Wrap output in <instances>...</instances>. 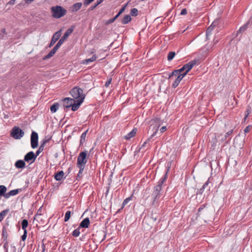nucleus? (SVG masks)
<instances>
[{"instance_id": "1", "label": "nucleus", "mask_w": 252, "mask_h": 252, "mask_svg": "<svg viewBox=\"0 0 252 252\" xmlns=\"http://www.w3.org/2000/svg\"><path fill=\"white\" fill-rule=\"evenodd\" d=\"M151 127H153V128H155V131L153 133V134L151 135L150 137L148 138L146 141L143 144L142 147H144L150 141L151 139L154 136H155L158 130L159 126L162 124V121L160 118L158 117L155 118L154 119L151 120Z\"/></svg>"}, {"instance_id": "2", "label": "nucleus", "mask_w": 252, "mask_h": 252, "mask_svg": "<svg viewBox=\"0 0 252 252\" xmlns=\"http://www.w3.org/2000/svg\"><path fill=\"white\" fill-rule=\"evenodd\" d=\"M66 12L65 8L60 5L52 6L51 8L52 16L55 18H61L66 14Z\"/></svg>"}, {"instance_id": "3", "label": "nucleus", "mask_w": 252, "mask_h": 252, "mask_svg": "<svg viewBox=\"0 0 252 252\" xmlns=\"http://www.w3.org/2000/svg\"><path fill=\"white\" fill-rule=\"evenodd\" d=\"M70 94L74 99L79 100L83 97H85V95L83 94V90L77 87H74L70 91Z\"/></svg>"}, {"instance_id": "4", "label": "nucleus", "mask_w": 252, "mask_h": 252, "mask_svg": "<svg viewBox=\"0 0 252 252\" xmlns=\"http://www.w3.org/2000/svg\"><path fill=\"white\" fill-rule=\"evenodd\" d=\"M87 155V152L84 151L81 152L77 158V166H81L85 167V164L87 163V160L86 159Z\"/></svg>"}, {"instance_id": "5", "label": "nucleus", "mask_w": 252, "mask_h": 252, "mask_svg": "<svg viewBox=\"0 0 252 252\" xmlns=\"http://www.w3.org/2000/svg\"><path fill=\"white\" fill-rule=\"evenodd\" d=\"M162 190L161 187L159 185L156 186L154 188V190L152 194V197L153 198V204H154L155 202L157 199H158L161 196V191Z\"/></svg>"}, {"instance_id": "6", "label": "nucleus", "mask_w": 252, "mask_h": 252, "mask_svg": "<svg viewBox=\"0 0 252 252\" xmlns=\"http://www.w3.org/2000/svg\"><path fill=\"white\" fill-rule=\"evenodd\" d=\"M74 30V27H72L69 29H68L64 33L63 35L61 37V38L59 40L57 44L56 45L59 48L63 43V42L68 38L69 35L73 32Z\"/></svg>"}, {"instance_id": "7", "label": "nucleus", "mask_w": 252, "mask_h": 252, "mask_svg": "<svg viewBox=\"0 0 252 252\" xmlns=\"http://www.w3.org/2000/svg\"><path fill=\"white\" fill-rule=\"evenodd\" d=\"M250 23V21H248L245 23L243 26L240 27L238 31H237V32L235 34H233V38L239 37V40H240L242 34L243 32H244L247 29H248V26Z\"/></svg>"}, {"instance_id": "8", "label": "nucleus", "mask_w": 252, "mask_h": 252, "mask_svg": "<svg viewBox=\"0 0 252 252\" xmlns=\"http://www.w3.org/2000/svg\"><path fill=\"white\" fill-rule=\"evenodd\" d=\"M38 136L37 132L32 131L31 136V147L34 149L38 146Z\"/></svg>"}, {"instance_id": "9", "label": "nucleus", "mask_w": 252, "mask_h": 252, "mask_svg": "<svg viewBox=\"0 0 252 252\" xmlns=\"http://www.w3.org/2000/svg\"><path fill=\"white\" fill-rule=\"evenodd\" d=\"M36 155L32 151L28 152L24 157V160L30 164L33 163L36 158Z\"/></svg>"}, {"instance_id": "10", "label": "nucleus", "mask_w": 252, "mask_h": 252, "mask_svg": "<svg viewBox=\"0 0 252 252\" xmlns=\"http://www.w3.org/2000/svg\"><path fill=\"white\" fill-rule=\"evenodd\" d=\"M233 130L231 129L226 132L224 135H222L221 134L218 136V138H220V141L223 142L225 141V143L227 144L228 142L231 139V134H232Z\"/></svg>"}, {"instance_id": "11", "label": "nucleus", "mask_w": 252, "mask_h": 252, "mask_svg": "<svg viewBox=\"0 0 252 252\" xmlns=\"http://www.w3.org/2000/svg\"><path fill=\"white\" fill-rule=\"evenodd\" d=\"M197 62V60H194L184 64L183 65V68L185 69V71L183 73L186 75L191 70L193 66L196 64Z\"/></svg>"}, {"instance_id": "12", "label": "nucleus", "mask_w": 252, "mask_h": 252, "mask_svg": "<svg viewBox=\"0 0 252 252\" xmlns=\"http://www.w3.org/2000/svg\"><path fill=\"white\" fill-rule=\"evenodd\" d=\"M244 144V139L240 137V136H237L234 139V146L239 149H242Z\"/></svg>"}, {"instance_id": "13", "label": "nucleus", "mask_w": 252, "mask_h": 252, "mask_svg": "<svg viewBox=\"0 0 252 252\" xmlns=\"http://www.w3.org/2000/svg\"><path fill=\"white\" fill-rule=\"evenodd\" d=\"M75 100L70 97H66L63 99V107L66 108H69L72 105Z\"/></svg>"}, {"instance_id": "14", "label": "nucleus", "mask_w": 252, "mask_h": 252, "mask_svg": "<svg viewBox=\"0 0 252 252\" xmlns=\"http://www.w3.org/2000/svg\"><path fill=\"white\" fill-rule=\"evenodd\" d=\"M61 35V31L57 32L52 36L50 43L49 45V47H52L59 39Z\"/></svg>"}, {"instance_id": "15", "label": "nucleus", "mask_w": 252, "mask_h": 252, "mask_svg": "<svg viewBox=\"0 0 252 252\" xmlns=\"http://www.w3.org/2000/svg\"><path fill=\"white\" fill-rule=\"evenodd\" d=\"M185 75H186L183 73L181 74H179L176 76V78H175V81L172 84L173 88H176L178 86L182 79L185 76Z\"/></svg>"}, {"instance_id": "16", "label": "nucleus", "mask_w": 252, "mask_h": 252, "mask_svg": "<svg viewBox=\"0 0 252 252\" xmlns=\"http://www.w3.org/2000/svg\"><path fill=\"white\" fill-rule=\"evenodd\" d=\"M84 99V97L81 98L79 100H76L75 102H73L72 105L71 106L72 111H76L80 106L81 104L83 102Z\"/></svg>"}, {"instance_id": "17", "label": "nucleus", "mask_w": 252, "mask_h": 252, "mask_svg": "<svg viewBox=\"0 0 252 252\" xmlns=\"http://www.w3.org/2000/svg\"><path fill=\"white\" fill-rule=\"evenodd\" d=\"M210 178H208V180L205 183V184L203 185L202 187L198 190L197 193L202 194L205 189H207L208 190H210V187H208L209 184L210 183Z\"/></svg>"}, {"instance_id": "18", "label": "nucleus", "mask_w": 252, "mask_h": 252, "mask_svg": "<svg viewBox=\"0 0 252 252\" xmlns=\"http://www.w3.org/2000/svg\"><path fill=\"white\" fill-rule=\"evenodd\" d=\"M184 71H185V69L183 68V66L179 69L174 70L169 74L168 79H173L174 76H177L179 74H181V72Z\"/></svg>"}, {"instance_id": "19", "label": "nucleus", "mask_w": 252, "mask_h": 252, "mask_svg": "<svg viewBox=\"0 0 252 252\" xmlns=\"http://www.w3.org/2000/svg\"><path fill=\"white\" fill-rule=\"evenodd\" d=\"M59 48V47L55 45V46L50 51V52L47 55L44 57L43 60H46L53 57Z\"/></svg>"}, {"instance_id": "20", "label": "nucleus", "mask_w": 252, "mask_h": 252, "mask_svg": "<svg viewBox=\"0 0 252 252\" xmlns=\"http://www.w3.org/2000/svg\"><path fill=\"white\" fill-rule=\"evenodd\" d=\"M82 5V3L81 2H77L74 3L71 7L70 11L72 12H75L78 11Z\"/></svg>"}, {"instance_id": "21", "label": "nucleus", "mask_w": 252, "mask_h": 252, "mask_svg": "<svg viewBox=\"0 0 252 252\" xmlns=\"http://www.w3.org/2000/svg\"><path fill=\"white\" fill-rule=\"evenodd\" d=\"M90 224V220L88 218L84 219L80 223L79 227L88 228Z\"/></svg>"}, {"instance_id": "22", "label": "nucleus", "mask_w": 252, "mask_h": 252, "mask_svg": "<svg viewBox=\"0 0 252 252\" xmlns=\"http://www.w3.org/2000/svg\"><path fill=\"white\" fill-rule=\"evenodd\" d=\"M96 59V56L95 55H94L91 58L87 59L86 60H83L82 62V63L84 64H88L91 62H93L94 61H95Z\"/></svg>"}, {"instance_id": "23", "label": "nucleus", "mask_w": 252, "mask_h": 252, "mask_svg": "<svg viewBox=\"0 0 252 252\" xmlns=\"http://www.w3.org/2000/svg\"><path fill=\"white\" fill-rule=\"evenodd\" d=\"M137 131L136 128H133L130 132L125 136V138L126 140L130 139L131 138L134 136Z\"/></svg>"}, {"instance_id": "24", "label": "nucleus", "mask_w": 252, "mask_h": 252, "mask_svg": "<svg viewBox=\"0 0 252 252\" xmlns=\"http://www.w3.org/2000/svg\"><path fill=\"white\" fill-rule=\"evenodd\" d=\"M63 175L64 172L63 171H60L55 174L54 177L57 181H59L63 178Z\"/></svg>"}, {"instance_id": "25", "label": "nucleus", "mask_w": 252, "mask_h": 252, "mask_svg": "<svg viewBox=\"0 0 252 252\" xmlns=\"http://www.w3.org/2000/svg\"><path fill=\"white\" fill-rule=\"evenodd\" d=\"M24 132L22 129L17 126V139H20L24 136Z\"/></svg>"}, {"instance_id": "26", "label": "nucleus", "mask_w": 252, "mask_h": 252, "mask_svg": "<svg viewBox=\"0 0 252 252\" xmlns=\"http://www.w3.org/2000/svg\"><path fill=\"white\" fill-rule=\"evenodd\" d=\"M131 20V18L129 15H126L122 20V23L124 25L128 23Z\"/></svg>"}, {"instance_id": "27", "label": "nucleus", "mask_w": 252, "mask_h": 252, "mask_svg": "<svg viewBox=\"0 0 252 252\" xmlns=\"http://www.w3.org/2000/svg\"><path fill=\"white\" fill-rule=\"evenodd\" d=\"M88 131V129H87L85 132H84L81 135L80 140V146L82 145L83 144V143L85 142V138H86V135H87Z\"/></svg>"}, {"instance_id": "28", "label": "nucleus", "mask_w": 252, "mask_h": 252, "mask_svg": "<svg viewBox=\"0 0 252 252\" xmlns=\"http://www.w3.org/2000/svg\"><path fill=\"white\" fill-rule=\"evenodd\" d=\"M25 161L24 160H17V168H22L25 166Z\"/></svg>"}, {"instance_id": "29", "label": "nucleus", "mask_w": 252, "mask_h": 252, "mask_svg": "<svg viewBox=\"0 0 252 252\" xmlns=\"http://www.w3.org/2000/svg\"><path fill=\"white\" fill-rule=\"evenodd\" d=\"M22 228L24 231L27 230V228L28 226V221L26 219H24L21 223Z\"/></svg>"}, {"instance_id": "30", "label": "nucleus", "mask_w": 252, "mask_h": 252, "mask_svg": "<svg viewBox=\"0 0 252 252\" xmlns=\"http://www.w3.org/2000/svg\"><path fill=\"white\" fill-rule=\"evenodd\" d=\"M59 105L58 103H54L50 107V110L52 113H55L59 108Z\"/></svg>"}, {"instance_id": "31", "label": "nucleus", "mask_w": 252, "mask_h": 252, "mask_svg": "<svg viewBox=\"0 0 252 252\" xmlns=\"http://www.w3.org/2000/svg\"><path fill=\"white\" fill-rule=\"evenodd\" d=\"M15 195H16V189H13V190L10 191L8 193H5V195H4V197L5 198H8L10 196H14Z\"/></svg>"}, {"instance_id": "32", "label": "nucleus", "mask_w": 252, "mask_h": 252, "mask_svg": "<svg viewBox=\"0 0 252 252\" xmlns=\"http://www.w3.org/2000/svg\"><path fill=\"white\" fill-rule=\"evenodd\" d=\"M6 191V188L3 185L0 186V196L5 195V192Z\"/></svg>"}, {"instance_id": "33", "label": "nucleus", "mask_w": 252, "mask_h": 252, "mask_svg": "<svg viewBox=\"0 0 252 252\" xmlns=\"http://www.w3.org/2000/svg\"><path fill=\"white\" fill-rule=\"evenodd\" d=\"M176 53L175 52H170L167 55V60L169 61H171L175 57Z\"/></svg>"}, {"instance_id": "34", "label": "nucleus", "mask_w": 252, "mask_h": 252, "mask_svg": "<svg viewBox=\"0 0 252 252\" xmlns=\"http://www.w3.org/2000/svg\"><path fill=\"white\" fill-rule=\"evenodd\" d=\"M138 14V10H137V8H133L131 9L130 15L132 16L135 17V16H137Z\"/></svg>"}, {"instance_id": "35", "label": "nucleus", "mask_w": 252, "mask_h": 252, "mask_svg": "<svg viewBox=\"0 0 252 252\" xmlns=\"http://www.w3.org/2000/svg\"><path fill=\"white\" fill-rule=\"evenodd\" d=\"M133 197V195H131L130 196L125 199L122 204V208H123L126 205L131 199Z\"/></svg>"}, {"instance_id": "36", "label": "nucleus", "mask_w": 252, "mask_h": 252, "mask_svg": "<svg viewBox=\"0 0 252 252\" xmlns=\"http://www.w3.org/2000/svg\"><path fill=\"white\" fill-rule=\"evenodd\" d=\"M80 227H78V228H77V229H75L73 232H72V236H73L74 237H78L79 236L80 234Z\"/></svg>"}, {"instance_id": "37", "label": "nucleus", "mask_w": 252, "mask_h": 252, "mask_svg": "<svg viewBox=\"0 0 252 252\" xmlns=\"http://www.w3.org/2000/svg\"><path fill=\"white\" fill-rule=\"evenodd\" d=\"M213 29H213V27L210 26L207 28L206 32L207 39H208V36L211 34V32Z\"/></svg>"}, {"instance_id": "38", "label": "nucleus", "mask_w": 252, "mask_h": 252, "mask_svg": "<svg viewBox=\"0 0 252 252\" xmlns=\"http://www.w3.org/2000/svg\"><path fill=\"white\" fill-rule=\"evenodd\" d=\"M77 167L79 168V172L77 174V178H81L82 177V172H83V171L84 170V168L85 167H83V166H77Z\"/></svg>"}, {"instance_id": "39", "label": "nucleus", "mask_w": 252, "mask_h": 252, "mask_svg": "<svg viewBox=\"0 0 252 252\" xmlns=\"http://www.w3.org/2000/svg\"><path fill=\"white\" fill-rule=\"evenodd\" d=\"M210 142L212 146L216 147L217 142V139L216 135H214V137L212 138Z\"/></svg>"}, {"instance_id": "40", "label": "nucleus", "mask_w": 252, "mask_h": 252, "mask_svg": "<svg viewBox=\"0 0 252 252\" xmlns=\"http://www.w3.org/2000/svg\"><path fill=\"white\" fill-rule=\"evenodd\" d=\"M71 212L67 211L65 214L64 221H67L70 218Z\"/></svg>"}, {"instance_id": "41", "label": "nucleus", "mask_w": 252, "mask_h": 252, "mask_svg": "<svg viewBox=\"0 0 252 252\" xmlns=\"http://www.w3.org/2000/svg\"><path fill=\"white\" fill-rule=\"evenodd\" d=\"M103 1V0H97L96 3L94 4V5L93 6H92L91 7H90V10H93L94 9V8H96V7L99 4H100L102 1Z\"/></svg>"}, {"instance_id": "42", "label": "nucleus", "mask_w": 252, "mask_h": 252, "mask_svg": "<svg viewBox=\"0 0 252 252\" xmlns=\"http://www.w3.org/2000/svg\"><path fill=\"white\" fill-rule=\"evenodd\" d=\"M44 150V148L43 147V146H40L38 149L36 151V153H34L35 155H36V157H37L39 154L43 151Z\"/></svg>"}, {"instance_id": "43", "label": "nucleus", "mask_w": 252, "mask_h": 252, "mask_svg": "<svg viewBox=\"0 0 252 252\" xmlns=\"http://www.w3.org/2000/svg\"><path fill=\"white\" fill-rule=\"evenodd\" d=\"M252 111V109L250 107H248L247 110L246 111V115L244 118L245 120L247 119L249 115L251 113Z\"/></svg>"}, {"instance_id": "44", "label": "nucleus", "mask_w": 252, "mask_h": 252, "mask_svg": "<svg viewBox=\"0 0 252 252\" xmlns=\"http://www.w3.org/2000/svg\"><path fill=\"white\" fill-rule=\"evenodd\" d=\"M11 135L14 138H16V126L13 127L11 132Z\"/></svg>"}, {"instance_id": "45", "label": "nucleus", "mask_w": 252, "mask_h": 252, "mask_svg": "<svg viewBox=\"0 0 252 252\" xmlns=\"http://www.w3.org/2000/svg\"><path fill=\"white\" fill-rule=\"evenodd\" d=\"M27 236V231H24V234L21 236V239L23 241H25Z\"/></svg>"}, {"instance_id": "46", "label": "nucleus", "mask_w": 252, "mask_h": 252, "mask_svg": "<svg viewBox=\"0 0 252 252\" xmlns=\"http://www.w3.org/2000/svg\"><path fill=\"white\" fill-rule=\"evenodd\" d=\"M218 24H219V20H215L212 23V24L210 25V26H212L213 27V29H214V28L215 27H216Z\"/></svg>"}, {"instance_id": "47", "label": "nucleus", "mask_w": 252, "mask_h": 252, "mask_svg": "<svg viewBox=\"0 0 252 252\" xmlns=\"http://www.w3.org/2000/svg\"><path fill=\"white\" fill-rule=\"evenodd\" d=\"M94 0H84V5L85 6L88 5L91 2H92Z\"/></svg>"}, {"instance_id": "48", "label": "nucleus", "mask_w": 252, "mask_h": 252, "mask_svg": "<svg viewBox=\"0 0 252 252\" xmlns=\"http://www.w3.org/2000/svg\"><path fill=\"white\" fill-rule=\"evenodd\" d=\"M115 18H113L110 19L106 22L105 24L107 25L110 24L111 23H113L115 21Z\"/></svg>"}, {"instance_id": "49", "label": "nucleus", "mask_w": 252, "mask_h": 252, "mask_svg": "<svg viewBox=\"0 0 252 252\" xmlns=\"http://www.w3.org/2000/svg\"><path fill=\"white\" fill-rule=\"evenodd\" d=\"M167 176V171H166V172L165 173V174L163 175V176L162 177H161L160 180H161L162 182H164L166 180Z\"/></svg>"}, {"instance_id": "50", "label": "nucleus", "mask_w": 252, "mask_h": 252, "mask_svg": "<svg viewBox=\"0 0 252 252\" xmlns=\"http://www.w3.org/2000/svg\"><path fill=\"white\" fill-rule=\"evenodd\" d=\"M5 214V212L4 211L0 213V221H1L3 219V217Z\"/></svg>"}, {"instance_id": "51", "label": "nucleus", "mask_w": 252, "mask_h": 252, "mask_svg": "<svg viewBox=\"0 0 252 252\" xmlns=\"http://www.w3.org/2000/svg\"><path fill=\"white\" fill-rule=\"evenodd\" d=\"M250 128H251L250 126H246L244 130V132L245 133L249 132L250 130Z\"/></svg>"}, {"instance_id": "52", "label": "nucleus", "mask_w": 252, "mask_h": 252, "mask_svg": "<svg viewBox=\"0 0 252 252\" xmlns=\"http://www.w3.org/2000/svg\"><path fill=\"white\" fill-rule=\"evenodd\" d=\"M187 14V10L186 8H184L181 10L180 14L182 15H185Z\"/></svg>"}, {"instance_id": "53", "label": "nucleus", "mask_w": 252, "mask_h": 252, "mask_svg": "<svg viewBox=\"0 0 252 252\" xmlns=\"http://www.w3.org/2000/svg\"><path fill=\"white\" fill-rule=\"evenodd\" d=\"M50 140V138H48L47 139H44L43 140V142L42 143V144L40 145V146H43V147L44 148V146L45 145V144L47 143L48 142H49V141Z\"/></svg>"}, {"instance_id": "54", "label": "nucleus", "mask_w": 252, "mask_h": 252, "mask_svg": "<svg viewBox=\"0 0 252 252\" xmlns=\"http://www.w3.org/2000/svg\"><path fill=\"white\" fill-rule=\"evenodd\" d=\"M111 80H112V79H110L106 82L105 84V86L106 87H108L109 86V85L110 84V83L111 82Z\"/></svg>"}, {"instance_id": "55", "label": "nucleus", "mask_w": 252, "mask_h": 252, "mask_svg": "<svg viewBox=\"0 0 252 252\" xmlns=\"http://www.w3.org/2000/svg\"><path fill=\"white\" fill-rule=\"evenodd\" d=\"M15 0H11L7 3L6 5L7 6L8 5H14L15 3Z\"/></svg>"}, {"instance_id": "56", "label": "nucleus", "mask_w": 252, "mask_h": 252, "mask_svg": "<svg viewBox=\"0 0 252 252\" xmlns=\"http://www.w3.org/2000/svg\"><path fill=\"white\" fill-rule=\"evenodd\" d=\"M166 127L165 126H162L160 128V133H163V132H164L166 130Z\"/></svg>"}, {"instance_id": "57", "label": "nucleus", "mask_w": 252, "mask_h": 252, "mask_svg": "<svg viewBox=\"0 0 252 252\" xmlns=\"http://www.w3.org/2000/svg\"><path fill=\"white\" fill-rule=\"evenodd\" d=\"M163 183H164L163 182H162L161 180H159L157 185H159V186L162 188V185L163 184Z\"/></svg>"}, {"instance_id": "58", "label": "nucleus", "mask_w": 252, "mask_h": 252, "mask_svg": "<svg viewBox=\"0 0 252 252\" xmlns=\"http://www.w3.org/2000/svg\"><path fill=\"white\" fill-rule=\"evenodd\" d=\"M41 248H42L41 252H45V245L44 244H42V245L41 246Z\"/></svg>"}, {"instance_id": "59", "label": "nucleus", "mask_w": 252, "mask_h": 252, "mask_svg": "<svg viewBox=\"0 0 252 252\" xmlns=\"http://www.w3.org/2000/svg\"><path fill=\"white\" fill-rule=\"evenodd\" d=\"M129 2H127L126 4H125L123 7L122 8H124V9L125 10L127 5H128V3Z\"/></svg>"}, {"instance_id": "60", "label": "nucleus", "mask_w": 252, "mask_h": 252, "mask_svg": "<svg viewBox=\"0 0 252 252\" xmlns=\"http://www.w3.org/2000/svg\"><path fill=\"white\" fill-rule=\"evenodd\" d=\"M129 2H127L126 4H125L123 7L122 8H124V9L125 10L127 5H128V3Z\"/></svg>"}, {"instance_id": "61", "label": "nucleus", "mask_w": 252, "mask_h": 252, "mask_svg": "<svg viewBox=\"0 0 252 252\" xmlns=\"http://www.w3.org/2000/svg\"><path fill=\"white\" fill-rule=\"evenodd\" d=\"M129 2H127L126 4H125L123 7L122 8H124V9L125 10L127 5H128V3Z\"/></svg>"}, {"instance_id": "62", "label": "nucleus", "mask_w": 252, "mask_h": 252, "mask_svg": "<svg viewBox=\"0 0 252 252\" xmlns=\"http://www.w3.org/2000/svg\"><path fill=\"white\" fill-rule=\"evenodd\" d=\"M125 10L124 9V8H121L119 11H120L121 13H123Z\"/></svg>"}, {"instance_id": "63", "label": "nucleus", "mask_w": 252, "mask_h": 252, "mask_svg": "<svg viewBox=\"0 0 252 252\" xmlns=\"http://www.w3.org/2000/svg\"><path fill=\"white\" fill-rule=\"evenodd\" d=\"M119 17V15L117 14L113 18H115V20Z\"/></svg>"}, {"instance_id": "64", "label": "nucleus", "mask_w": 252, "mask_h": 252, "mask_svg": "<svg viewBox=\"0 0 252 252\" xmlns=\"http://www.w3.org/2000/svg\"><path fill=\"white\" fill-rule=\"evenodd\" d=\"M218 42V40H214V44H217Z\"/></svg>"}]
</instances>
